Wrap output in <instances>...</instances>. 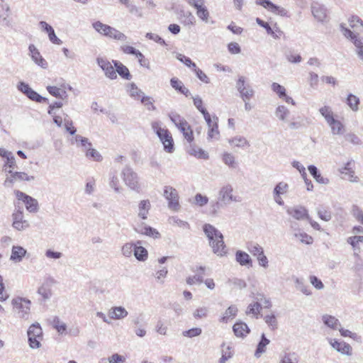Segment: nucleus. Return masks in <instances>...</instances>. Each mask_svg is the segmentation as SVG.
Here are the masks:
<instances>
[{
    "mask_svg": "<svg viewBox=\"0 0 363 363\" xmlns=\"http://www.w3.org/2000/svg\"><path fill=\"white\" fill-rule=\"evenodd\" d=\"M203 230L209 240L213 252L218 256L224 255L226 251L223 234L211 224H205Z\"/></svg>",
    "mask_w": 363,
    "mask_h": 363,
    "instance_id": "obj_1",
    "label": "nucleus"
},
{
    "mask_svg": "<svg viewBox=\"0 0 363 363\" xmlns=\"http://www.w3.org/2000/svg\"><path fill=\"white\" fill-rule=\"evenodd\" d=\"M121 175L125 185L131 190L139 193L141 189L140 179L138 174L130 167H125Z\"/></svg>",
    "mask_w": 363,
    "mask_h": 363,
    "instance_id": "obj_2",
    "label": "nucleus"
},
{
    "mask_svg": "<svg viewBox=\"0 0 363 363\" xmlns=\"http://www.w3.org/2000/svg\"><path fill=\"white\" fill-rule=\"evenodd\" d=\"M152 128L162 143L164 150L167 152H172L174 150V143L172 135L169 130L162 128L158 122L152 123Z\"/></svg>",
    "mask_w": 363,
    "mask_h": 363,
    "instance_id": "obj_3",
    "label": "nucleus"
},
{
    "mask_svg": "<svg viewBox=\"0 0 363 363\" xmlns=\"http://www.w3.org/2000/svg\"><path fill=\"white\" fill-rule=\"evenodd\" d=\"M11 303L13 311L17 313L18 316L28 320L30 315V301L24 298L16 297L12 300Z\"/></svg>",
    "mask_w": 363,
    "mask_h": 363,
    "instance_id": "obj_4",
    "label": "nucleus"
},
{
    "mask_svg": "<svg viewBox=\"0 0 363 363\" xmlns=\"http://www.w3.org/2000/svg\"><path fill=\"white\" fill-rule=\"evenodd\" d=\"M164 196L168 201V208L174 211H179L180 204L179 202V194L177 191L170 186H165L164 188Z\"/></svg>",
    "mask_w": 363,
    "mask_h": 363,
    "instance_id": "obj_5",
    "label": "nucleus"
},
{
    "mask_svg": "<svg viewBox=\"0 0 363 363\" xmlns=\"http://www.w3.org/2000/svg\"><path fill=\"white\" fill-rule=\"evenodd\" d=\"M225 206L230 204L231 202L240 201L233 194V188L232 185L227 184L223 186L218 191V198Z\"/></svg>",
    "mask_w": 363,
    "mask_h": 363,
    "instance_id": "obj_6",
    "label": "nucleus"
},
{
    "mask_svg": "<svg viewBox=\"0 0 363 363\" xmlns=\"http://www.w3.org/2000/svg\"><path fill=\"white\" fill-rule=\"evenodd\" d=\"M236 89L243 101H250L254 95V90L250 86L245 85V78L243 76L239 77L236 82Z\"/></svg>",
    "mask_w": 363,
    "mask_h": 363,
    "instance_id": "obj_7",
    "label": "nucleus"
},
{
    "mask_svg": "<svg viewBox=\"0 0 363 363\" xmlns=\"http://www.w3.org/2000/svg\"><path fill=\"white\" fill-rule=\"evenodd\" d=\"M340 28L342 34L347 38H350L356 47V53L358 57L363 62V43L361 40L358 39L356 35L350 29L344 27L342 24L340 25Z\"/></svg>",
    "mask_w": 363,
    "mask_h": 363,
    "instance_id": "obj_8",
    "label": "nucleus"
},
{
    "mask_svg": "<svg viewBox=\"0 0 363 363\" xmlns=\"http://www.w3.org/2000/svg\"><path fill=\"white\" fill-rule=\"evenodd\" d=\"M248 251L254 256L256 257L259 264L264 268L268 267V259L264 254L263 248L257 243H251L247 247Z\"/></svg>",
    "mask_w": 363,
    "mask_h": 363,
    "instance_id": "obj_9",
    "label": "nucleus"
},
{
    "mask_svg": "<svg viewBox=\"0 0 363 363\" xmlns=\"http://www.w3.org/2000/svg\"><path fill=\"white\" fill-rule=\"evenodd\" d=\"M17 88L20 91L23 93L29 99L33 101L41 103L43 101H47L46 98L40 96L35 91L31 89L28 84L23 82H19L17 86Z\"/></svg>",
    "mask_w": 363,
    "mask_h": 363,
    "instance_id": "obj_10",
    "label": "nucleus"
},
{
    "mask_svg": "<svg viewBox=\"0 0 363 363\" xmlns=\"http://www.w3.org/2000/svg\"><path fill=\"white\" fill-rule=\"evenodd\" d=\"M96 62L103 70L106 77L110 79H117V74L114 69V65H113L107 59L98 57L96 58Z\"/></svg>",
    "mask_w": 363,
    "mask_h": 363,
    "instance_id": "obj_11",
    "label": "nucleus"
},
{
    "mask_svg": "<svg viewBox=\"0 0 363 363\" xmlns=\"http://www.w3.org/2000/svg\"><path fill=\"white\" fill-rule=\"evenodd\" d=\"M255 2L275 15L282 17L288 16V11L286 9L273 4L270 0H255Z\"/></svg>",
    "mask_w": 363,
    "mask_h": 363,
    "instance_id": "obj_12",
    "label": "nucleus"
},
{
    "mask_svg": "<svg viewBox=\"0 0 363 363\" xmlns=\"http://www.w3.org/2000/svg\"><path fill=\"white\" fill-rule=\"evenodd\" d=\"M16 195L18 200H22L24 202L26 209L30 213H36L38 211V203L35 199L18 190L16 191Z\"/></svg>",
    "mask_w": 363,
    "mask_h": 363,
    "instance_id": "obj_13",
    "label": "nucleus"
},
{
    "mask_svg": "<svg viewBox=\"0 0 363 363\" xmlns=\"http://www.w3.org/2000/svg\"><path fill=\"white\" fill-rule=\"evenodd\" d=\"M287 213L296 220H310L307 209L302 206L289 208Z\"/></svg>",
    "mask_w": 363,
    "mask_h": 363,
    "instance_id": "obj_14",
    "label": "nucleus"
},
{
    "mask_svg": "<svg viewBox=\"0 0 363 363\" xmlns=\"http://www.w3.org/2000/svg\"><path fill=\"white\" fill-rule=\"evenodd\" d=\"M330 344L332 347L337 352L341 353L342 354H345L347 356L352 355V347L345 342H339L336 340H330Z\"/></svg>",
    "mask_w": 363,
    "mask_h": 363,
    "instance_id": "obj_15",
    "label": "nucleus"
},
{
    "mask_svg": "<svg viewBox=\"0 0 363 363\" xmlns=\"http://www.w3.org/2000/svg\"><path fill=\"white\" fill-rule=\"evenodd\" d=\"M311 12L313 17L319 22H324L327 18L326 9L318 3H313L311 5Z\"/></svg>",
    "mask_w": 363,
    "mask_h": 363,
    "instance_id": "obj_16",
    "label": "nucleus"
},
{
    "mask_svg": "<svg viewBox=\"0 0 363 363\" xmlns=\"http://www.w3.org/2000/svg\"><path fill=\"white\" fill-rule=\"evenodd\" d=\"M128 315V311L123 306H113L108 312V316L111 320L124 319Z\"/></svg>",
    "mask_w": 363,
    "mask_h": 363,
    "instance_id": "obj_17",
    "label": "nucleus"
},
{
    "mask_svg": "<svg viewBox=\"0 0 363 363\" xmlns=\"http://www.w3.org/2000/svg\"><path fill=\"white\" fill-rule=\"evenodd\" d=\"M28 50L30 52V56L33 61L42 68L46 69L48 67V63L41 56L39 50L36 48V47L34 45H30Z\"/></svg>",
    "mask_w": 363,
    "mask_h": 363,
    "instance_id": "obj_18",
    "label": "nucleus"
},
{
    "mask_svg": "<svg viewBox=\"0 0 363 363\" xmlns=\"http://www.w3.org/2000/svg\"><path fill=\"white\" fill-rule=\"evenodd\" d=\"M26 253L27 250L24 247L20 245H13L11 250L10 260L15 263H19L23 260Z\"/></svg>",
    "mask_w": 363,
    "mask_h": 363,
    "instance_id": "obj_19",
    "label": "nucleus"
},
{
    "mask_svg": "<svg viewBox=\"0 0 363 363\" xmlns=\"http://www.w3.org/2000/svg\"><path fill=\"white\" fill-rule=\"evenodd\" d=\"M54 283L52 279L46 280L38 289V293L43 298L44 300H48L52 295L51 286Z\"/></svg>",
    "mask_w": 363,
    "mask_h": 363,
    "instance_id": "obj_20",
    "label": "nucleus"
},
{
    "mask_svg": "<svg viewBox=\"0 0 363 363\" xmlns=\"http://www.w3.org/2000/svg\"><path fill=\"white\" fill-rule=\"evenodd\" d=\"M151 208V203L149 199H144L139 202L138 208V216L146 220Z\"/></svg>",
    "mask_w": 363,
    "mask_h": 363,
    "instance_id": "obj_21",
    "label": "nucleus"
},
{
    "mask_svg": "<svg viewBox=\"0 0 363 363\" xmlns=\"http://www.w3.org/2000/svg\"><path fill=\"white\" fill-rule=\"evenodd\" d=\"M142 242L138 240L134 243V256L138 261L144 262L147 259L148 252L147 250L141 246Z\"/></svg>",
    "mask_w": 363,
    "mask_h": 363,
    "instance_id": "obj_22",
    "label": "nucleus"
},
{
    "mask_svg": "<svg viewBox=\"0 0 363 363\" xmlns=\"http://www.w3.org/2000/svg\"><path fill=\"white\" fill-rule=\"evenodd\" d=\"M196 274L194 276L189 277L186 279V283L189 285H194L195 284H201L203 281V275L205 272V267L200 266L196 270H193Z\"/></svg>",
    "mask_w": 363,
    "mask_h": 363,
    "instance_id": "obj_23",
    "label": "nucleus"
},
{
    "mask_svg": "<svg viewBox=\"0 0 363 363\" xmlns=\"http://www.w3.org/2000/svg\"><path fill=\"white\" fill-rule=\"evenodd\" d=\"M235 260L241 265L247 267H252V260L250 255L242 250H238L235 253Z\"/></svg>",
    "mask_w": 363,
    "mask_h": 363,
    "instance_id": "obj_24",
    "label": "nucleus"
},
{
    "mask_svg": "<svg viewBox=\"0 0 363 363\" xmlns=\"http://www.w3.org/2000/svg\"><path fill=\"white\" fill-rule=\"evenodd\" d=\"M135 230L138 233L152 237L154 238H157L160 235V233L156 229L150 226L144 225L143 223L138 225L137 228H135Z\"/></svg>",
    "mask_w": 363,
    "mask_h": 363,
    "instance_id": "obj_25",
    "label": "nucleus"
},
{
    "mask_svg": "<svg viewBox=\"0 0 363 363\" xmlns=\"http://www.w3.org/2000/svg\"><path fill=\"white\" fill-rule=\"evenodd\" d=\"M233 330L235 335L238 337H245L250 332L247 325L241 321L235 323Z\"/></svg>",
    "mask_w": 363,
    "mask_h": 363,
    "instance_id": "obj_26",
    "label": "nucleus"
},
{
    "mask_svg": "<svg viewBox=\"0 0 363 363\" xmlns=\"http://www.w3.org/2000/svg\"><path fill=\"white\" fill-rule=\"evenodd\" d=\"M112 62L116 68V74L118 73L123 79L128 80L131 79V74L126 66L117 60H113Z\"/></svg>",
    "mask_w": 363,
    "mask_h": 363,
    "instance_id": "obj_27",
    "label": "nucleus"
},
{
    "mask_svg": "<svg viewBox=\"0 0 363 363\" xmlns=\"http://www.w3.org/2000/svg\"><path fill=\"white\" fill-rule=\"evenodd\" d=\"M322 321L324 325L333 330H338L340 326H341V323L337 318L328 314H325L322 316Z\"/></svg>",
    "mask_w": 363,
    "mask_h": 363,
    "instance_id": "obj_28",
    "label": "nucleus"
},
{
    "mask_svg": "<svg viewBox=\"0 0 363 363\" xmlns=\"http://www.w3.org/2000/svg\"><path fill=\"white\" fill-rule=\"evenodd\" d=\"M308 169L310 172V174L313 176V177L315 179V180L321 184H328L330 183V180L327 177H323L320 173L318 172V169L315 165H309L308 167Z\"/></svg>",
    "mask_w": 363,
    "mask_h": 363,
    "instance_id": "obj_29",
    "label": "nucleus"
},
{
    "mask_svg": "<svg viewBox=\"0 0 363 363\" xmlns=\"http://www.w3.org/2000/svg\"><path fill=\"white\" fill-rule=\"evenodd\" d=\"M228 143L232 147H237L244 148L245 147H250V143L246 138L241 135H236L228 140Z\"/></svg>",
    "mask_w": 363,
    "mask_h": 363,
    "instance_id": "obj_30",
    "label": "nucleus"
},
{
    "mask_svg": "<svg viewBox=\"0 0 363 363\" xmlns=\"http://www.w3.org/2000/svg\"><path fill=\"white\" fill-rule=\"evenodd\" d=\"M238 309L235 305L230 306L220 318V322L226 323L229 320L233 319L238 313Z\"/></svg>",
    "mask_w": 363,
    "mask_h": 363,
    "instance_id": "obj_31",
    "label": "nucleus"
},
{
    "mask_svg": "<svg viewBox=\"0 0 363 363\" xmlns=\"http://www.w3.org/2000/svg\"><path fill=\"white\" fill-rule=\"evenodd\" d=\"M126 91L130 96L135 100L140 99L144 96V93L141 91L135 83H130L126 86Z\"/></svg>",
    "mask_w": 363,
    "mask_h": 363,
    "instance_id": "obj_32",
    "label": "nucleus"
},
{
    "mask_svg": "<svg viewBox=\"0 0 363 363\" xmlns=\"http://www.w3.org/2000/svg\"><path fill=\"white\" fill-rule=\"evenodd\" d=\"M218 118L216 116H213V124L208 127V139L218 140L219 138L220 132L218 130Z\"/></svg>",
    "mask_w": 363,
    "mask_h": 363,
    "instance_id": "obj_33",
    "label": "nucleus"
},
{
    "mask_svg": "<svg viewBox=\"0 0 363 363\" xmlns=\"http://www.w3.org/2000/svg\"><path fill=\"white\" fill-rule=\"evenodd\" d=\"M188 152L189 155H193L199 159L207 160L208 159V154L203 149L199 148L195 145H190L188 148Z\"/></svg>",
    "mask_w": 363,
    "mask_h": 363,
    "instance_id": "obj_34",
    "label": "nucleus"
},
{
    "mask_svg": "<svg viewBox=\"0 0 363 363\" xmlns=\"http://www.w3.org/2000/svg\"><path fill=\"white\" fill-rule=\"evenodd\" d=\"M48 91L53 96L61 99L62 100H67L68 94L65 90H62L55 86H47Z\"/></svg>",
    "mask_w": 363,
    "mask_h": 363,
    "instance_id": "obj_35",
    "label": "nucleus"
},
{
    "mask_svg": "<svg viewBox=\"0 0 363 363\" xmlns=\"http://www.w3.org/2000/svg\"><path fill=\"white\" fill-rule=\"evenodd\" d=\"M28 336L38 337V340H43V330L38 323L32 324L28 329Z\"/></svg>",
    "mask_w": 363,
    "mask_h": 363,
    "instance_id": "obj_36",
    "label": "nucleus"
},
{
    "mask_svg": "<svg viewBox=\"0 0 363 363\" xmlns=\"http://www.w3.org/2000/svg\"><path fill=\"white\" fill-rule=\"evenodd\" d=\"M299 357L294 352H284L280 358L279 363H298Z\"/></svg>",
    "mask_w": 363,
    "mask_h": 363,
    "instance_id": "obj_37",
    "label": "nucleus"
},
{
    "mask_svg": "<svg viewBox=\"0 0 363 363\" xmlns=\"http://www.w3.org/2000/svg\"><path fill=\"white\" fill-rule=\"evenodd\" d=\"M270 341L265 337V335L263 333L261 336V340L257 345L256 351L255 352V356L256 357H259L262 354H263L266 350V347L269 344Z\"/></svg>",
    "mask_w": 363,
    "mask_h": 363,
    "instance_id": "obj_38",
    "label": "nucleus"
},
{
    "mask_svg": "<svg viewBox=\"0 0 363 363\" xmlns=\"http://www.w3.org/2000/svg\"><path fill=\"white\" fill-rule=\"evenodd\" d=\"M196 15L199 19H201L203 22L206 23H210L211 24H213L215 23L214 21H209L210 13L205 6H203L202 7L196 9Z\"/></svg>",
    "mask_w": 363,
    "mask_h": 363,
    "instance_id": "obj_39",
    "label": "nucleus"
},
{
    "mask_svg": "<svg viewBox=\"0 0 363 363\" xmlns=\"http://www.w3.org/2000/svg\"><path fill=\"white\" fill-rule=\"evenodd\" d=\"M328 124L330 127L333 135H341L345 131L343 124L338 120L334 119Z\"/></svg>",
    "mask_w": 363,
    "mask_h": 363,
    "instance_id": "obj_40",
    "label": "nucleus"
},
{
    "mask_svg": "<svg viewBox=\"0 0 363 363\" xmlns=\"http://www.w3.org/2000/svg\"><path fill=\"white\" fill-rule=\"evenodd\" d=\"M346 103L353 111L356 112L359 110V105L360 104V101L359 97H357V96L352 94H349L346 99Z\"/></svg>",
    "mask_w": 363,
    "mask_h": 363,
    "instance_id": "obj_41",
    "label": "nucleus"
},
{
    "mask_svg": "<svg viewBox=\"0 0 363 363\" xmlns=\"http://www.w3.org/2000/svg\"><path fill=\"white\" fill-rule=\"evenodd\" d=\"M293 235L294 238L298 239L301 242L306 244V245H311L313 243V238L308 235L307 233L302 232L301 230H296L295 232H293Z\"/></svg>",
    "mask_w": 363,
    "mask_h": 363,
    "instance_id": "obj_42",
    "label": "nucleus"
},
{
    "mask_svg": "<svg viewBox=\"0 0 363 363\" xmlns=\"http://www.w3.org/2000/svg\"><path fill=\"white\" fill-rule=\"evenodd\" d=\"M52 325L60 334H63L67 331V325L57 316L53 318Z\"/></svg>",
    "mask_w": 363,
    "mask_h": 363,
    "instance_id": "obj_43",
    "label": "nucleus"
},
{
    "mask_svg": "<svg viewBox=\"0 0 363 363\" xmlns=\"http://www.w3.org/2000/svg\"><path fill=\"white\" fill-rule=\"evenodd\" d=\"M223 161L225 164L228 166L230 168L235 169L238 166V163L235 161V157L232 153L225 152L223 155Z\"/></svg>",
    "mask_w": 363,
    "mask_h": 363,
    "instance_id": "obj_44",
    "label": "nucleus"
},
{
    "mask_svg": "<svg viewBox=\"0 0 363 363\" xmlns=\"http://www.w3.org/2000/svg\"><path fill=\"white\" fill-rule=\"evenodd\" d=\"M93 28L100 34L107 36L111 26L104 24L101 21H96L92 24Z\"/></svg>",
    "mask_w": 363,
    "mask_h": 363,
    "instance_id": "obj_45",
    "label": "nucleus"
},
{
    "mask_svg": "<svg viewBox=\"0 0 363 363\" xmlns=\"http://www.w3.org/2000/svg\"><path fill=\"white\" fill-rule=\"evenodd\" d=\"M106 37L121 41H125L127 40V36L124 33L113 27H111Z\"/></svg>",
    "mask_w": 363,
    "mask_h": 363,
    "instance_id": "obj_46",
    "label": "nucleus"
},
{
    "mask_svg": "<svg viewBox=\"0 0 363 363\" xmlns=\"http://www.w3.org/2000/svg\"><path fill=\"white\" fill-rule=\"evenodd\" d=\"M320 113L324 117L327 123H329L333 120H334L333 112L331 108L328 106H324L319 109Z\"/></svg>",
    "mask_w": 363,
    "mask_h": 363,
    "instance_id": "obj_47",
    "label": "nucleus"
},
{
    "mask_svg": "<svg viewBox=\"0 0 363 363\" xmlns=\"http://www.w3.org/2000/svg\"><path fill=\"white\" fill-rule=\"evenodd\" d=\"M289 109L282 105L279 106L275 111V116L280 121H285L289 115Z\"/></svg>",
    "mask_w": 363,
    "mask_h": 363,
    "instance_id": "obj_48",
    "label": "nucleus"
},
{
    "mask_svg": "<svg viewBox=\"0 0 363 363\" xmlns=\"http://www.w3.org/2000/svg\"><path fill=\"white\" fill-rule=\"evenodd\" d=\"M256 22L259 26L264 28L266 30L267 34L272 35L275 39L279 38V35H278L274 31V30L272 29V28H271V26H269V24L268 23L264 22L263 20L260 19L259 18H256Z\"/></svg>",
    "mask_w": 363,
    "mask_h": 363,
    "instance_id": "obj_49",
    "label": "nucleus"
},
{
    "mask_svg": "<svg viewBox=\"0 0 363 363\" xmlns=\"http://www.w3.org/2000/svg\"><path fill=\"white\" fill-rule=\"evenodd\" d=\"M295 286L296 288L301 291L303 294L306 296H309L311 294V291L308 286L306 285L303 281V279H301L299 278L295 279Z\"/></svg>",
    "mask_w": 363,
    "mask_h": 363,
    "instance_id": "obj_50",
    "label": "nucleus"
},
{
    "mask_svg": "<svg viewBox=\"0 0 363 363\" xmlns=\"http://www.w3.org/2000/svg\"><path fill=\"white\" fill-rule=\"evenodd\" d=\"M261 309V304L259 302H255L253 303H250L247 306L245 313L247 315L252 314L257 318V315L259 314Z\"/></svg>",
    "mask_w": 363,
    "mask_h": 363,
    "instance_id": "obj_51",
    "label": "nucleus"
},
{
    "mask_svg": "<svg viewBox=\"0 0 363 363\" xmlns=\"http://www.w3.org/2000/svg\"><path fill=\"white\" fill-rule=\"evenodd\" d=\"M121 50L125 54L135 55L136 57H144L143 54L140 51L132 46L122 45Z\"/></svg>",
    "mask_w": 363,
    "mask_h": 363,
    "instance_id": "obj_52",
    "label": "nucleus"
},
{
    "mask_svg": "<svg viewBox=\"0 0 363 363\" xmlns=\"http://www.w3.org/2000/svg\"><path fill=\"white\" fill-rule=\"evenodd\" d=\"M288 189L289 185L284 182H281L275 186L273 190V195L281 196V194H286Z\"/></svg>",
    "mask_w": 363,
    "mask_h": 363,
    "instance_id": "obj_53",
    "label": "nucleus"
},
{
    "mask_svg": "<svg viewBox=\"0 0 363 363\" xmlns=\"http://www.w3.org/2000/svg\"><path fill=\"white\" fill-rule=\"evenodd\" d=\"M225 205L218 199L217 201H212L210 205V213L213 216H216L220 208Z\"/></svg>",
    "mask_w": 363,
    "mask_h": 363,
    "instance_id": "obj_54",
    "label": "nucleus"
},
{
    "mask_svg": "<svg viewBox=\"0 0 363 363\" xmlns=\"http://www.w3.org/2000/svg\"><path fill=\"white\" fill-rule=\"evenodd\" d=\"M85 154L86 157L92 159L94 161L99 162L102 160L100 153L96 150L91 148V147L87 148Z\"/></svg>",
    "mask_w": 363,
    "mask_h": 363,
    "instance_id": "obj_55",
    "label": "nucleus"
},
{
    "mask_svg": "<svg viewBox=\"0 0 363 363\" xmlns=\"http://www.w3.org/2000/svg\"><path fill=\"white\" fill-rule=\"evenodd\" d=\"M231 349L230 346H228L225 349L222 350L221 357L218 363H226V362L233 357V354Z\"/></svg>",
    "mask_w": 363,
    "mask_h": 363,
    "instance_id": "obj_56",
    "label": "nucleus"
},
{
    "mask_svg": "<svg viewBox=\"0 0 363 363\" xmlns=\"http://www.w3.org/2000/svg\"><path fill=\"white\" fill-rule=\"evenodd\" d=\"M208 313V308L205 306H202L200 308H196L194 313L193 316L196 319H201L207 317Z\"/></svg>",
    "mask_w": 363,
    "mask_h": 363,
    "instance_id": "obj_57",
    "label": "nucleus"
},
{
    "mask_svg": "<svg viewBox=\"0 0 363 363\" xmlns=\"http://www.w3.org/2000/svg\"><path fill=\"white\" fill-rule=\"evenodd\" d=\"M169 223L177 225V226L182 228L189 229L190 227L189 224L186 221L182 220L176 216L170 217L169 218Z\"/></svg>",
    "mask_w": 363,
    "mask_h": 363,
    "instance_id": "obj_58",
    "label": "nucleus"
},
{
    "mask_svg": "<svg viewBox=\"0 0 363 363\" xmlns=\"http://www.w3.org/2000/svg\"><path fill=\"white\" fill-rule=\"evenodd\" d=\"M176 58L179 60L181 62L186 65L187 67H191V69L196 67V64L191 61V60L180 53H177L176 55Z\"/></svg>",
    "mask_w": 363,
    "mask_h": 363,
    "instance_id": "obj_59",
    "label": "nucleus"
},
{
    "mask_svg": "<svg viewBox=\"0 0 363 363\" xmlns=\"http://www.w3.org/2000/svg\"><path fill=\"white\" fill-rule=\"evenodd\" d=\"M317 213L318 217L324 221H329L332 218L331 212L327 209L318 208Z\"/></svg>",
    "mask_w": 363,
    "mask_h": 363,
    "instance_id": "obj_60",
    "label": "nucleus"
},
{
    "mask_svg": "<svg viewBox=\"0 0 363 363\" xmlns=\"http://www.w3.org/2000/svg\"><path fill=\"white\" fill-rule=\"evenodd\" d=\"M121 251L123 256L126 257H131L133 252L134 253V244L130 242L125 243L122 247Z\"/></svg>",
    "mask_w": 363,
    "mask_h": 363,
    "instance_id": "obj_61",
    "label": "nucleus"
},
{
    "mask_svg": "<svg viewBox=\"0 0 363 363\" xmlns=\"http://www.w3.org/2000/svg\"><path fill=\"white\" fill-rule=\"evenodd\" d=\"M272 89L273 91L276 92L278 94L279 98L286 96V89L283 86L280 85L279 84L273 82L272 84Z\"/></svg>",
    "mask_w": 363,
    "mask_h": 363,
    "instance_id": "obj_62",
    "label": "nucleus"
},
{
    "mask_svg": "<svg viewBox=\"0 0 363 363\" xmlns=\"http://www.w3.org/2000/svg\"><path fill=\"white\" fill-rule=\"evenodd\" d=\"M350 26L354 30L359 27L363 28V21L357 16H353L349 20Z\"/></svg>",
    "mask_w": 363,
    "mask_h": 363,
    "instance_id": "obj_63",
    "label": "nucleus"
},
{
    "mask_svg": "<svg viewBox=\"0 0 363 363\" xmlns=\"http://www.w3.org/2000/svg\"><path fill=\"white\" fill-rule=\"evenodd\" d=\"M202 333V330L200 328H193L191 329H189L188 330H185L182 333V335L184 337H194L200 335Z\"/></svg>",
    "mask_w": 363,
    "mask_h": 363,
    "instance_id": "obj_64",
    "label": "nucleus"
}]
</instances>
